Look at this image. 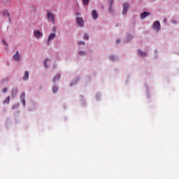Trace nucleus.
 <instances>
[{"label": "nucleus", "instance_id": "nucleus-1", "mask_svg": "<svg viewBox=\"0 0 179 179\" xmlns=\"http://www.w3.org/2000/svg\"><path fill=\"white\" fill-rule=\"evenodd\" d=\"M47 19L48 22H51L53 24H55V18L52 12L47 11Z\"/></svg>", "mask_w": 179, "mask_h": 179}, {"label": "nucleus", "instance_id": "nucleus-2", "mask_svg": "<svg viewBox=\"0 0 179 179\" xmlns=\"http://www.w3.org/2000/svg\"><path fill=\"white\" fill-rule=\"evenodd\" d=\"M128 9H129V3H124L123 4L122 15H127V13L128 12Z\"/></svg>", "mask_w": 179, "mask_h": 179}, {"label": "nucleus", "instance_id": "nucleus-3", "mask_svg": "<svg viewBox=\"0 0 179 179\" xmlns=\"http://www.w3.org/2000/svg\"><path fill=\"white\" fill-rule=\"evenodd\" d=\"M77 24L79 25L80 27H83L85 25V21L83 20V18L78 17L76 18Z\"/></svg>", "mask_w": 179, "mask_h": 179}, {"label": "nucleus", "instance_id": "nucleus-4", "mask_svg": "<svg viewBox=\"0 0 179 179\" xmlns=\"http://www.w3.org/2000/svg\"><path fill=\"white\" fill-rule=\"evenodd\" d=\"M160 22L159 21H156L154 24H153V29L154 30H155L156 31H159V30H160Z\"/></svg>", "mask_w": 179, "mask_h": 179}, {"label": "nucleus", "instance_id": "nucleus-5", "mask_svg": "<svg viewBox=\"0 0 179 179\" xmlns=\"http://www.w3.org/2000/svg\"><path fill=\"white\" fill-rule=\"evenodd\" d=\"M13 58L15 62H19L20 61V54H19V51H17L16 53L13 56Z\"/></svg>", "mask_w": 179, "mask_h": 179}, {"label": "nucleus", "instance_id": "nucleus-6", "mask_svg": "<svg viewBox=\"0 0 179 179\" xmlns=\"http://www.w3.org/2000/svg\"><path fill=\"white\" fill-rule=\"evenodd\" d=\"M34 37L35 38H37L38 40V38H41V37H43V33H41V31H36L34 32Z\"/></svg>", "mask_w": 179, "mask_h": 179}, {"label": "nucleus", "instance_id": "nucleus-7", "mask_svg": "<svg viewBox=\"0 0 179 179\" xmlns=\"http://www.w3.org/2000/svg\"><path fill=\"white\" fill-rule=\"evenodd\" d=\"M92 15L94 20H97L99 17V14H97V11H96L95 10H93L92 12Z\"/></svg>", "mask_w": 179, "mask_h": 179}, {"label": "nucleus", "instance_id": "nucleus-8", "mask_svg": "<svg viewBox=\"0 0 179 179\" xmlns=\"http://www.w3.org/2000/svg\"><path fill=\"white\" fill-rule=\"evenodd\" d=\"M54 38H55V34H51L48 38V44H50V43H51V41L54 40Z\"/></svg>", "mask_w": 179, "mask_h": 179}, {"label": "nucleus", "instance_id": "nucleus-9", "mask_svg": "<svg viewBox=\"0 0 179 179\" xmlns=\"http://www.w3.org/2000/svg\"><path fill=\"white\" fill-rule=\"evenodd\" d=\"M3 15L6 17H8L9 20H10V14L9 13V11H8V10H3Z\"/></svg>", "mask_w": 179, "mask_h": 179}, {"label": "nucleus", "instance_id": "nucleus-10", "mask_svg": "<svg viewBox=\"0 0 179 179\" xmlns=\"http://www.w3.org/2000/svg\"><path fill=\"white\" fill-rule=\"evenodd\" d=\"M150 15V13L143 12L141 14V19L143 20L145 17H147V16H149Z\"/></svg>", "mask_w": 179, "mask_h": 179}, {"label": "nucleus", "instance_id": "nucleus-11", "mask_svg": "<svg viewBox=\"0 0 179 179\" xmlns=\"http://www.w3.org/2000/svg\"><path fill=\"white\" fill-rule=\"evenodd\" d=\"M59 79H61V75L57 74L52 80L53 83H55L57 81L59 80Z\"/></svg>", "mask_w": 179, "mask_h": 179}, {"label": "nucleus", "instance_id": "nucleus-12", "mask_svg": "<svg viewBox=\"0 0 179 179\" xmlns=\"http://www.w3.org/2000/svg\"><path fill=\"white\" fill-rule=\"evenodd\" d=\"M17 94V88H14L12 91H11V95L13 97H15V96Z\"/></svg>", "mask_w": 179, "mask_h": 179}, {"label": "nucleus", "instance_id": "nucleus-13", "mask_svg": "<svg viewBox=\"0 0 179 179\" xmlns=\"http://www.w3.org/2000/svg\"><path fill=\"white\" fill-rule=\"evenodd\" d=\"M29 79V71H25L23 77V80H27Z\"/></svg>", "mask_w": 179, "mask_h": 179}, {"label": "nucleus", "instance_id": "nucleus-14", "mask_svg": "<svg viewBox=\"0 0 179 179\" xmlns=\"http://www.w3.org/2000/svg\"><path fill=\"white\" fill-rule=\"evenodd\" d=\"M9 101H10V96H8V97L3 101V104H9Z\"/></svg>", "mask_w": 179, "mask_h": 179}, {"label": "nucleus", "instance_id": "nucleus-15", "mask_svg": "<svg viewBox=\"0 0 179 179\" xmlns=\"http://www.w3.org/2000/svg\"><path fill=\"white\" fill-rule=\"evenodd\" d=\"M138 54L140 55V57H145L146 56V52H143L141 51V50H138Z\"/></svg>", "mask_w": 179, "mask_h": 179}, {"label": "nucleus", "instance_id": "nucleus-16", "mask_svg": "<svg viewBox=\"0 0 179 179\" xmlns=\"http://www.w3.org/2000/svg\"><path fill=\"white\" fill-rule=\"evenodd\" d=\"M78 54L80 57H83L84 55H86V52L80 50Z\"/></svg>", "mask_w": 179, "mask_h": 179}, {"label": "nucleus", "instance_id": "nucleus-17", "mask_svg": "<svg viewBox=\"0 0 179 179\" xmlns=\"http://www.w3.org/2000/svg\"><path fill=\"white\" fill-rule=\"evenodd\" d=\"M82 1H83V5L87 6V5H89V1H90V0H82Z\"/></svg>", "mask_w": 179, "mask_h": 179}, {"label": "nucleus", "instance_id": "nucleus-18", "mask_svg": "<svg viewBox=\"0 0 179 179\" xmlns=\"http://www.w3.org/2000/svg\"><path fill=\"white\" fill-rule=\"evenodd\" d=\"M110 6H109V9L111 10V8L113 7V4L114 3V0H110Z\"/></svg>", "mask_w": 179, "mask_h": 179}, {"label": "nucleus", "instance_id": "nucleus-19", "mask_svg": "<svg viewBox=\"0 0 179 179\" xmlns=\"http://www.w3.org/2000/svg\"><path fill=\"white\" fill-rule=\"evenodd\" d=\"M19 103H15L12 106V110H16V108H18Z\"/></svg>", "mask_w": 179, "mask_h": 179}, {"label": "nucleus", "instance_id": "nucleus-20", "mask_svg": "<svg viewBox=\"0 0 179 179\" xmlns=\"http://www.w3.org/2000/svg\"><path fill=\"white\" fill-rule=\"evenodd\" d=\"M116 58L117 57H115V56H114V55H110L109 57V59H110V61H115Z\"/></svg>", "mask_w": 179, "mask_h": 179}, {"label": "nucleus", "instance_id": "nucleus-21", "mask_svg": "<svg viewBox=\"0 0 179 179\" xmlns=\"http://www.w3.org/2000/svg\"><path fill=\"white\" fill-rule=\"evenodd\" d=\"M56 92H58V87L55 86L52 87V92L55 93Z\"/></svg>", "mask_w": 179, "mask_h": 179}, {"label": "nucleus", "instance_id": "nucleus-22", "mask_svg": "<svg viewBox=\"0 0 179 179\" xmlns=\"http://www.w3.org/2000/svg\"><path fill=\"white\" fill-rule=\"evenodd\" d=\"M24 97H26V94L23 92L21 94L20 100H24Z\"/></svg>", "mask_w": 179, "mask_h": 179}, {"label": "nucleus", "instance_id": "nucleus-23", "mask_svg": "<svg viewBox=\"0 0 179 179\" xmlns=\"http://www.w3.org/2000/svg\"><path fill=\"white\" fill-rule=\"evenodd\" d=\"M47 62H50V59H47L46 60H45V68H48V65L47 64Z\"/></svg>", "mask_w": 179, "mask_h": 179}, {"label": "nucleus", "instance_id": "nucleus-24", "mask_svg": "<svg viewBox=\"0 0 179 179\" xmlns=\"http://www.w3.org/2000/svg\"><path fill=\"white\" fill-rule=\"evenodd\" d=\"M84 40H89V35L87 34H85L84 35Z\"/></svg>", "mask_w": 179, "mask_h": 179}, {"label": "nucleus", "instance_id": "nucleus-25", "mask_svg": "<svg viewBox=\"0 0 179 179\" xmlns=\"http://www.w3.org/2000/svg\"><path fill=\"white\" fill-rule=\"evenodd\" d=\"M21 101H22V105H23L24 106H26V101H25V99L21 100Z\"/></svg>", "mask_w": 179, "mask_h": 179}, {"label": "nucleus", "instance_id": "nucleus-26", "mask_svg": "<svg viewBox=\"0 0 179 179\" xmlns=\"http://www.w3.org/2000/svg\"><path fill=\"white\" fill-rule=\"evenodd\" d=\"M6 92H8V88L7 87L3 88L2 92L6 93Z\"/></svg>", "mask_w": 179, "mask_h": 179}, {"label": "nucleus", "instance_id": "nucleus-27", "mask_svg": "<svg viewBox=\"0 0 179 179\" xmlns=\"http://www.w3.org/2000/svg\"><path fill=\"white\" fill-rule=\"evenodd\" d=\"M2 43H3L4 45H7L8 46V43H6V41H5V40H3Z\"/></svg>", "mask_w": 179, "mask_h": 179}, {"label": "nucleus", "instance_id": "nucleus-28", "mask_svg": "<svg viewBox=\"0 0 179 179\" xmlns=\"http://www.w3.org/2000/svg\"><path fill=\"white\" fill-rule=\"evenodd\" d=\"M80 44H83V45H85V42L83 41L78 42V45H80Z\"/></svg>", "mask_w": 179, "mask_h": 179}, {"label": "nucleus", "instance_id": "nucleus-29", "mask_svg": "<svg viewBox=\"0 0 179 179\" xmlns=\"http://www.w3.org/2000/svg\"><path fill=\"white\" fill-rule=\"evenodd\" d=\"M172 23H173L174 24H177V21L173 20V21H172Z\"/></svg>", "mask_w": 179, "mask_h": 179}, {"label": "nucleus", "instance_id": "nucleus-30", "mask_svg": "<svg viewBox=\"0 0 179 179\" xmlns=\"http://www.w3.org/2000/svg\"><path fill=\"white\" fill-rule=\"evenodd\" d=\"M120 41H121V40L120 39H117L116 40V43L118 44V43H120Z\"/></svg>", "mask_w": 179, "mask_h": 179}, {"label": "nucleus", "instance_id": "nucleus-31", "mask_svg": "<svg viewBox=\"0 0 179 179\" xmlns=\"http://www.w3.org/2000/svg\"><path fill=\"white\" fill-rule=\"evenodd\" d=\"M164 22H167V18H165L164 20Z\"/></svg>", "mask_w": 179, "mask_h": 179}, {"label": "nucleus", "instance_id": "nucleus-32", "mask_svg": "<svg viewBox=\"0 0 179 179\" xmlns=\"http://www.w3.org/2000/svg\"><path fill=\"white\" fill-rule=\"evenodd\" d=\"M71 86H73V83H71Z\"/></svg>", "mask_w": 179, "mask_h": 179}, {"label": "nucleus", "instance_id": "nucleus-33", "mask_svg": "<svg viewBox=\"0 0 179 179\" xmlns=\"http://www.w3.org/2000/svg\"><path fill=\"white\" fill-rule=\"evenodd\" d=\"M77 81H78V82L79 81V78H77Z\"/></svg>", "mask_w": 179, "mask_h": 179}, {"label": "nucleus", "instance_id": "nucleus-34", "mask_svg": "<svg viewBox=\"0 0 179 179\" xmlns=\"http://www.w3.org/2000/svg\"><path fill=\"white\" fill-rule=\"evenodd\" d=\"M152 1H156V0H152Z\"/></svg>", "mask_w": 179, "mask_h": 179}]
</instances>
